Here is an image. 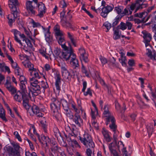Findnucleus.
Returning <instances> with one entry per match:
<instances>
[{
  "instance_id": "1",
  "label": "nucleus",
  "mask_w": 156,
  "mask_h": 156,
  "mask_svg": "<svg viewBox=\"0 0 156 156\" xmlns=\"http://www.w3.org/2000/svg\"><path fill=\"white\" fill-rule=\"evenodd\" d=\"M9 6L10 8L12 14L8 15L7 18L9 20V24L10 27H12V23L14 22V19L17 17L19 9L17 7L18 5L17 0H9Z\"/></svg>"
},
{
  "instance_id": "51",
  "label": "nucleus",
  "mask_w": 156,
  "mask_h": 156,
  "mask_svg": "<svg viewBox=\"0 0 156 156\" xmlns=\"http://www.w3.org/2000/svg\"><path fill=\"white\" fill-rule=\"evenodd\" d=\"M30 85H34L38 83V80L34 77H31L30 78Z\"/></svg>"
},
{
  "instance_id": "62",
  "label": "nucleus",
  "mask_w": 156,
  "mask_h": 156,
  "mask_svg": "<svg viewBox=\"0 0 156 156\" xmlns=\"http://www.w3.org/2000/svg\"><path fill=\"white\" fill-rule=\"evenodd\" d=\"M14 134L16 138H17L19 141H21V139L17 131H16L14 132Z\"/></svg>"
},
{
  "instance_id": "40",
  "label": "nucleus",
  "mask_w": 156,
  "mask_h": 156,
  "mask_svg": "<svg viewBox=\"0 0 156 156\" xmlns=\"http://www.w3.org/2000/svg\"><path fill=\"white\" fill-rule=\"evenodd\" d=\"M56 38L57 40L58 43L59 44L61 45L62 48V45H63L66 46L65 44V40L64 39V36H62L61 37H58Z\"/></svg>"
},
{
  "instance_id": "3",
  "label": "nucleus",
  "mask_w": 156,
  "mask_h": 156,
  "mask_svg": "<svg viewBox=\"0 0 156 156\" xmlns=\"http://www.w3.org/2000/svg\"><path fill=\"white\" fill-rule=\"evenodd\" d=\"M51 101L52 102L50 106L51 110L53 113V115L56 118H58L60 116L58 110L60 105V101L55 98H52L51 99Z\"/></svg>"
},
{
  "instance_id": "21",
  "label": "nucleus",
  "mask_w": 156,
  "mask_h": 156,
  "mask_svg": "<svg viewBox=\"0 0 156 156\" xmlns=\"http://www.w3.org/2000/svg\"><path fill=\"white\" fill-rule=\"evenodd\" d=\"M81 69L82 73H85L87 76L89 77L90 76V74L94 78L95 77V76L94 74H95V72L93 69H91V70L89 69V72H88L86 70L85 67L83 64H82Z\"/></svg>"
},
{
  "instance_id": "17",
  "label": "nucleus",
  "mask_w": 156,
  "mask_h": 156,
  "mask_svg": "<svg viewBox=\"0 0 156 156\" xmlns=\"http://www.w3.org/2000/svg\"><path fill=\"white\" fill-rule=\"evenodd\" d=\"M30 95H27L22 96L23 100V107L27 110H30V107L29 106L28 104V100L30 98Z\"/></svg>"
},
{
  "instance_id": "28",
  "label": "nucleus",
  "mask_w": 156,
  "mask_h": 156,
  "mask_svg": "<svg viewBox=\"0 0 156 156\" xmlns=\"http://www.w3.org/2000/svg\"><path fill=\"white\" fill-rule=\"evenodd\" d=\"M119 53L121 54V58H119V61L121 63L122 66H126V59L125 56V54L123 52L122 50H120Z\"/></svg>"
},
{
  "instance_id": "42",
  "label": "nucleus",
  "mask_w": 156,
  "mask_h": 156,
  "mask_svg": "<svg viewBox=\"0 0 156 156\" xmlns=\"http://www.w3.org/2000/svg\"><path fill=\"white\" fill-rule=\"evenodd\" d=\"M58 66L61 67L62 73L67 71V66L64 62L59 63Z\"/></svg>"
},
{
  "instance_id": "27",
  "label": "nucleus",
  "mask_w": 156,
  "mask_h": 156,
  "mask_svg": "<svg viewBox=\"0 0 156 156\" xmlns=\"http://www.w3.org/2000/svg\"><path fill=\"white\" fill-rule=\"evenodd\" d=\"M73 121L79 127H80L83 124V121L80 116L77 114H76L73 119Z\"/></svg>"
},
{
  "instance_id": "35",
  "label": "nucleus",
  "mask_w": 156,
  "mask_h": 156,
  "mask_svg": "<svg viewBox=\"0 0 156 156\" xmlns=\"http://www.w3.org/2000/svg\"><path fill=\"white\" fill-rule=\"evenodd\" d=\"M14 99L19 102H20L23 99L22 95V92L20 91H18L14 96Z\"/></svg>"
},
{
  "instance_id": "53",
  "label": "nucleus",
  "mask_w": 156,
  "mask_h": 156,
  "mask_svg": "<svg viewBox=\"0 0 156 156\" xmlns=\"http://www.w3.org/2000/svg\"><path fill=\"white\" fill-rule=\"evenodd\" d=\"M31 23L32 24V26L33 27H39L41 26L39 23L35 22L32 19L31 20Z\"/></svg>"
},
{
  "instance_id": "10",
  "label": "nucleus",
  "mask_w": 156,
  "mask_h": 156,
  "mask_svg": "<svg viewBox=\"0 0 156 156\" xmlns=\"http://www.w3.org/2000/svg\"><path fill=\"white\" fill-rule=\"evenodd\" d=\"M38 84L30 85L31 89H29V92H30V94H31L34 96H37L40 93V87Z\"/></svg>"
},
{
  "instance_id": "18",
  "label": "nucleus",
  "mask_w": 156,
  "mask_h": 156,
  "mask_svg": "<svg viewBox=\"0 0 156 156\" xmlns=\"http://www.w3.org/2000/svg\"><path fill=\"white\" fill-rule=\"evenodd\" d=\"M32 2L30 1H27L26 3V7L29 12L34 15L35 14V11L34 10L35 7L32 5Z\"/></svg>"
},
{
  "instance_id": "46",
  "label": "nucleus",
  "mask_w": 156,
  "mask_h": 156,
  "mask_svg": "<svg viewBox=\"0 0 156 156\" xmlns=\"http://www.w3.org/2000/svg\"><path fill=\"white\" fill-rule=\"evenodd\" d=\"M40 119L39 120L40 121L42 125V126L43 128H45L47 127V125L46 123V120L45 119L44 117H40Z\"/></svg>"
},
{
  "instance_id": "24",
  "label": "nucleus",
  "mask_w": 156,
  "mask_h": 156,
  "mask_svg": "<svg viewBox=\"0 0 156 156\" xmlns=\"http://www.w3.org/2000/svg\"><path fill=\"white\" fill-rule=\"evenodd\" d=\"M39 52L46 59H48L49 57L52 54V52L50 49L49 50L48 52V49H45L44 50L43 49H41L39 50Z\"/></svg>"
},
{
  "instance_id": "11",
  "label": "nucleus",
  "mask_w": 156,
  "mask_h": 156,
  "mask_svg": "<svg viewBox=\"0 0 156 156\" xmlns=\"http://www.w3.org/2000/svg\"><path fill=\"white\" fill-rule=\"evenodd\" d=\"M38 14L37 16L40 17H42L46 11V8L42 2H40L38 5Z\"/></svg>"
},
{
  "instance_id": "23",
  "label": "nucleus",
  "mask_w": 156,
  "mask_h": 156,
  "mask_svg": "<svg viewBox=\"0 0 156 156\" xmlns=\"http://www.w3.org/2000/svg\"><path fill=\"white\" fill-rule=\"evenodd\" d=\"M56 38L64 36L63 32L60 30V26L58 24L55 25L54 28Z\"/></svg>"
},
{
  "instance_id": "19",
  "label": "nucleus",
  "mask_w": 156,
  "mask_h": 156,
  "mask_svg": "<svg viewBox=\"0 0 156 156\" xmlns=\"http://www.w3.org/2000/svg\"><path fill=\"white\" fill-rule=\"evenodd\" d=\"M118 147L119 150L120 149L122 150L123 156H130V154L127 152L126 147H124V145L122 142H119Z\"/></svg>"
},
{
  "instance_id": "39",
  "label": "nucleus",
  "mask_w": 156,
  "mask_h": 156,
  "mask_svg": "<svg viewBox=\"0 0 156 156\" xmlns=\"http://www.w3.org/2000/svg\"><path fill=\"white\" fill-rule=\"evenodd\" d=\"M65 14V12L63 11L61 13V24L63 27H67L66 24H67V22L66 21L63 19Z\"/></svg>"
},
{
  "instance_id": "50",
  "label": "nucleus",
  "mask_w": 156,
  "mask_h": 156,
  "mask_svg": "<svg viewBox=\"0 0 156 156\" xmlns=\"http://www.w3.org/2000/svg\"><path fill=\"white\" fill-rule=\"evenodd\" d=\"M113 38L115 40L118 39L120 38V35L119 34L118 30H114Z\"/></svg>"
},
{
  "instance_id": "15",
  "label": "nucleus",
  "mask_w": 156,
  "mask_h": 156,
  "mask_svg": "<svg viewBox=\"0 0 156 156\" xmlns=\"http://www.w3.org/2000/svg\"><path fill=\"white\" fill-rule=\"evenodd\" d=\"M42 27L43 30L46 41L48 43L51 42L52 40V37L50 34L49 29L47 28H45L43 26H42Z\"/></svg>"
},
{
  "instance_id": "38",
  "label": "nucleus",
  "mask_w": 156,
  "mask_h": 156,
  "mask_svg": "<svg viewBox=\"0 0 156 156\" xmlns=\"http://www.w3.org/2000/svg\"><path fill=\"white\" fill-rule=\"evenodd\" d=\"M146 128L149 136H151L153 131L154 128L151 123H149L146 126Z\"/></svg>"
},
{
  "instance_id": "30",
  "label": "nucleus",
  "mask_w": 156,
  "mask_h": 156,
  "mask_svg": "<svg viewBox=\"0 0 156 156\" xmlns=\"http://www.w3.org/2000/svg\"><path fill=\"white\" fill-rule=\"evenodd\" d=\"M113 138L114 142H112L108 144V148L110 151L115 149L116 146V143L117 140L116 135H113Z\"/></svg>"
},
{
  "instance_id": "43",
  "label": "nucleus",
  "mask_w": 156,
  "mask_h": 156,
  "mask_svg": "<svg viewBox=\"0 0 156 156\" xmlns=\"http://www.w3.org/2000/svg\"><path fill=\"white\" fill-rule=\"evenodd\" d=\"M62 75L63 78L65 79H68L69 80L71 77L70 73L68 71L62 73Z\"/></svg>"
},
{
  "instance_id": "5",
  "label": "nucleus",
  "mask_w": 156,
  "mask_h": 156,
  "mask_svg": "<svg viewBox=\"0 0 156 156\" xmlns=\"http://www.w3.org/2000/svg\"><path fill=\"white\" fill-rule=\"evenodd\" d=\"M14 149L10 147H8L7 150L10 154L14 156H20L19 151L20 147L17 144L13 145Z\"/></svg>"
},
{
  "instance_id": "47",
  "label": "nucleus",
  "mask_w": 156,
  "mask_h": 156,
  "mask_svg": "<svg viewBox=\"0 0 156 156\" xmlns=\"http://www.w3.org/2000/svg\"><path fill=\"white\" fill-rule=\"evenodd\" d=\"M123 7L119 6L115 7L114 10L118 14L122 15V11L123 10Z\"/></svg>"
},
{
  "instance_id": "9",
  "label": "nucleus",
  "mask_w": 156,
  "mask_h": 156,
  "mask_svg": "<svg viewBox=\"0 0 156 156\" xmlns=\"http://www.w3.org/2000/svg\"><path fill=\"white\" fill-rule=\"evenodd\" d=\"M29 112L31 113L30 115L35 114L37 116L39 117H42L43 116V114L40 112L38 107L36 105H34L32 107H30Z\"/></svg>"
},
{
  "instance_id": "60",
  "label": "nucleus",
  "mask_w": 156,
  "mask_h": 156,
  "mask_svg": "<svg viewBox=\"0 0 156 156\" xmlns=\"http://www.w3.org/2000/svg\"><path fill=\"white\" fill-rule=\"evenodd\" d=\"M14 71L15 74L16 75H21V69L19 67L16 68V69H15Z\"/></svg>"
},
{
  "instance_id": "2",
  "label": "nucleus",
  "mask_w": 156,
  "mask_h": 156,
  "mask_svg": "<svg viewBox=\"0 0 156 156\" xmlns=\"http://www.w3.org/2000/svg\"><path fill=\"white\" fill-rule=\"evenodd\" d=\"M62 48L64 51L61 53L60 57L66 61H68L71 58L73 54H74L73 50L70 45L69 47H67L64 45H62Z\"/></svg>"
},
{
  "instance_id": "54",
  "label": "nucleus",
  "mask_w": 156,
  "mask_h": 156,
  "mask_svg": "<svg viewBox=\"0 0 156 156\" xmlns=\"http://www.w3.org/2000/svg\"><path fill=\"white\" fill-rule=\"evenodd\" d=\"M104 26L107 28V30L106 32L108 31V30L111 27V24L108 22H105L104 24Z\"/></svg>"
},
{
  "instance_id": "29",
  "label": "nucleus",
  "mask_w": 156,
  "mask_h": 156,
  "mask_svg": "<svg viewBox=\"0 0 156 156\" xmlns=\"http://www.w3.org/2000/svg\"><path fill=\"white\" fill-rule=\"evenodd\" d=\"M29 72L30 75L32 77L38 79L41 78V76L39 74V71L36 68H33Z\"/></svg>"
},
{
  "instance_id": "56",
  "label": "nucleus",
  "mask_w": 156,
  "mask_h": 156,
  "mask_svg": "<svg viewBox=\"0 0 156 156\" xmlns=\"http://www.w3.org/2000/svg\"><path fill=\"white\" fill-rule=\"evenodd\" d=\"M41 85L42 87L44 90L48 88V87L47 83L44 81H42L41 82Z\"/></svg>"
},
{
  "instance_id": "55",
  "label": "nucleus",
  "mask_w": 156,
  "mask_h": 156,
  "mask_svg": "<svg viewBox=\"0 0 156 156\" xmlns=\"http://www.w3.org/2000/svg\"><path fill=\"white\" fill-rule=\"evenodd\" d=\"M100 59L103 66L108 61L106 58L103 57L101 56Z\"/></svg>"
},
{
  "instance_id": "26",
  "label": "nucleus",
  "mask_w": 156,
  "mask_h": 156,
  "mask_svg": "<svg viewBox=\"0 0 156 156\" xmlns=\"http://www.w3.org/2000/svg\"><path fill=\"white\" fill-rule=\"evenodd\" d=\"M154 8V7L153 6L149 7L147 10V12H144L139 13H136L135 14V16L136 17H138L139 18H143L144 15L145 16H147L148 13L150 12Z\"/></svg>"
},
{
  "instance_id": "37",
  "label": "nucleus",
  "mask_w": 156,
  "mask_h": 156,
  "mask_svg": "<svg viewBox=\"0 0 156 156\" xmlns=\"http://www.w3.org/2000/svg\"><path fill=\"white\" fill-rule=\"evenodd\" d=\"M0 118L3 120H6V119L5 117V114L4 109H3L2 105L0 104Z\"/></svg>"
},
{
  "instance_id": "31",
  "label": "nucleus",
  "mask_w": 156,
  "mask_h": 156,
  "mask_svg": "<svg viewBox=\"0 0 156 156\" xmlns=\"http://www.w3.org/2000/svg\"><path fill=\"white\" fill-rule=\"evenodd\" d=\"M77 102L78 103V104L77 107H76V105L73 102H72L71 103L72 107L73 110L75 111L76 112V113L79 112V110H80L81 111H82V107L80 105V101L77 100Z\"/></svg>"
},
{
  "instance_id": "36",
  "label": "nucleus",
  "mask_w": 156,
  "mask_h": 156,
  "mask_svg": "<svg viewBox=\"0 0 156 156\" xmlns=\"http://www.w3.org/2000/svg\"><path fill=\"white\" fill-rule=\"evenodd\" d=\"M23 41H25L26 43L27 47H26L25 45L24 46L23 49L26 51H28L29 49L30 48L32 47V45L30 42V41L27 39H23Z\"/></svg>"
},
{
  "instance_id": "49",
  "label": "nucleus",
  "mask_w": 156,
  "mask_h": 156,
  "mask_svg": "<svg viewBox=\"0 0 156 156\" xmlns=\"http://www.w3.org/2000/svg\"><path fill=\"white\" fill-rule=\"evenodd\" d=\"M19 57L20 59L22 61V62H25L29 60L28 56L26 55H20Z\"/></svg>"
},
{
  "instance_id": "13",
  "label": "nucleus",
  "mask_w": 156,
  "mask_h": 156,
  "mask_svg": "<svg viewBox=\"0 0 156 156\" xmlns=\"http://www.w3.org/2000/svg\"><path fill=\"white\" fill-rule=\"evenodd\" d=\"M110 122H111V124L110 125L109 127L114 132V135H116L115 133L117 127L115 125V120L113 117H111V118H110L109 119L107 120L106 125H108Z\"/></svg>"
},
{
  "instance_id": "59",
  "label": "nucleus",
  "mask_w": 156,
  "mask_h": 156,
  "mask_svg": "<svg viewBox=\"0 0 156 156\" xmlns=\"http://www.w3.org/2000/svg\"><path fill=\"white\" fill-rule=\"evenodd\" d=\"M24 31L26 34L27 35V36L32 40H33V39L32 37L31 36V34H32L31 32L30 31H28L26 30L25 29H24Z\"/></svg>"
},
{
  "instance_id": "58",
  "label": "nucleus",
  "mask_w": 156,
  "mask_h": 156,
  "mask_svg": "<svg viewBox=\"0 0 156 156\" xmlns=\"http://www.w3.org/2000/svg\"><path fill=\"white\" fill-rule=\"evenodd\" d=\"M11 31L13 33L14 37H18V35H20V32L15 29H13L11 30Z\"/></svg>"
},
{
  "instance_id": "16",
  "label": "nucleus",
  "mask_w": 156,
  "mask_h": 156,
  "mask_svg": "<svg viewBox=\"0 0 156 156\" xmlns=\"http://www.w3.org/2000/svg\"><path fill=\"white\" fill-rule=\"evenodd\" d=\"M27 84V81H24V82L20 83V87L22 92V95L24 96L27 95H30V92L29 93L27 92L26 90V85Z\"/></svg>"
},
{
  "instance_id": "48",
  "label": "nucleus",
  "mask_w": 156,
  "mask_h": 156,
  "mask_svg": "<svg viewBox=\"0 0 156 156\" xmlns=\"http://www.w3.org/2000/svg\"><path fill=\"white\" fill-rule=\"evenodd\" d=\"M137 6H138V4L136 2L135 3L132 4L130 6V10L129 11V14H131L132 13V11L135 9L136 10Z\"/></svg>"
},
{
  "instance_id": "57",
  "label": "nucleus",
  "mask_w": 156,
  "mask_h": 156,
  "mask_svg": "<svg viewBox=\"0 0 156 156\" xmlns=\"http://www.w3.org/2000/svg\"><path fill=\"white\" fill-rule=\"evenodd\" d=\"M61 52L60 49L58 47H56L55 48L54 50V54L56 56H58L60 55V53Z\"/></svg>"
},
{
  "instance_id": "41",
  "label": "nucleus",
  "mask_w": 156,
  "mask_h": 156,
  "mask_svg": "<svg viewBox=\"0 0 156 156\" xmlns=\"http://www.w3.org/2000/svg\"><path fill=\"white\" fill-rule=\"evenodd\" d=\"M62 103L64 109L66 112H68L69 108L68 104L67 101L65 100H63L62 101Z\"/></svg>"
},
{
  "instance_id": "52",
  "label": "nucleus",
  "mask_w": 156,
  "mask_h": 156,
  "mask_svg": "<svg viewBox=\"0 0 156 156\" xmlns=\"http://www.w3.org/2000/svg\"><path fill=\"white\" fill-rule=\"evenodd\" d=\"M83 92L84 95L85 96H86L88 95H89L90 96H92V90L90 88H87L86 92L85 91Z\"/></svg>"
},
{
  "instance_id": "4",
  "label": "nucleus",
  "mask_w": 156,
  "mask_h": 156,
  "mask_svg": "<svg viewBox=\"0 0 156 156\" xmlns=\"http://www.w3.org/2000/svg\"><path fill=\"white\" fill-rule=\"evenodd\" d=\"M79 139L86 147L93 148L94 147V144L91 137L88 134L85 133L83 135V137H80Z\"/></svg>"
},
{
  "instance_id": "7",
  "label": "nucleus",
  "mask_w": 156,
  "mask_h": 156,
  "mask_svg": "<svg viewBox=\"0 0 156 156\" xmlns=\"http://www.w3.org/2000/svg\"><path fill=\"white\" fill-rule=\"evenodd\" d=\"M78 54L80 55V58L82 61H83L85 63L88 62L87 55L83 48L81 47L79 49Z\"/></svg>"
},
{
  "instance_id": "64",
  "label": "nucleus",
  "mask_w": 156,
  "mask_h": 156,
  "mask_svg": "<svg viewBox=\"0 0 156 156\" xmlns=\"http://www.w3.org/2000/svg\"><path fill=\"white\" fill-rule=\"evenodd\" d=\"M153 31L154 34V39L156 40V24H155L154 27H152Z\"/></svg>"
},
{
  "instance_id": "63",
  "label": "nucleus",
  "mask_w": 156,
  "mask_h": 156,
  "mask_svg": "<svg viewBox=\"0 0 156 156\" xmlns=\"http://www.w3.org/2000/svg\"><path fill=\"white\" fill-rule=\"evenodd\" d=\"M26 156H37L36 153L34 152H33L30 154L29 151H26L25 152Z\"/></svg>"
},
{
  "instance_id": "34",
  "label": "nucleus",
  "mask_w": 156,
  "mask_h": 156,
  "mask_svg": "<svg viewBox=\"0 0 156 156\" xmlns=\"http://www.w3.org/2000/svg\"><path fill=\"white\" fill-rule=\"evenodd\" d=\"M67 34V36L70 39L71 43L73 45H74V46L76 47V40L74 38V37L73 35L72 34L69 32H68Z\"/></svg>"
},
{
  "instance_id": "20",
  "label": "nucleus",
  "mask_w": 156,
  "mask_h": 156,
  "mask_svg": "<svg viewBox=\"0 0 156 156\" xmlns=\"http://www.w3.org/2000/svg\"><path fill=\"white\" fill-rule=\"evenodd\" d=\"M70 59V64L73 67L75 68L78 67L79 65L78 60L76 58L75 54H73Z\"/></svg>"
},
{
  "instance_id": "44",
  "label": "nucleus",
  "mask_w": 156,
  "mask_h": 156,
  "mask_svg": "<svg viewBox=\"0 0 156 156\" xmlns=\"http://www.w3.org/2000/svg\"><path fill=\"white\" fill-rule=\"evenodd\" d=\"M148 5L147 3H142L138 5V6L137 7V8L135 10L134 12H136L139 9H142L144 8H145L147 7Z\"/></svg>"
},
{
  "instance_id": "6",
  "label": "nucleus",
  "mask_w": 156,
  "mask_h": 156,
  "mask_svg": "<svg viewBox=\"0 0 156 156\" xmlns=\"http://www.w3.org/2000/svg\"><path fill=\"white\" fill-rule=\"evenodd\" d=\"M114 8V5L112 4L107 5L102 8L101 16L104 18L107 17L108 14L112 11Z\"/></svg>"
},
{
  "instance_id": "22",
  "label": "nucleus",
  "mask_w": 156,
  "mask_h": 156,
  "mask_svg": "<svg viewBox=\"0 0 156 156\" xmlns=\"http://www.w3.org/2000/svg\"><path fill=\"white\" fill-rule=\"evenodd\" d=\"M102 133L103 134L104 139L108 142H111L112 140V138L110 136L109 133L108 131L105 128H103L102 130Z\"/></svg>"
},
{
  "instance_id": "32",
  "label": "nucleus",
  "mask_w": 156,
  "mask_h": 156,
  "mask_svg": "<svg viewBox=\"0 0 156 156\" xmlns=\"http://www.w3.org/2000/svg\"><path fill=\"white\" fill-rule=\"evenodd\" d=\"M22 62L26 68L29 69V72L34 68V65L32 64L29 60L25 62Z\"/></svg>"
},
{
  "instance_id": "12",
  "label": "nucleus",
  "mask_w": 156,
  "mask_h": 156,
  "mask_svg": "<svg viewBox=\"0 0 156 156\" xmlns=\"http://www.w3.org/2000/svg\"><path fill=\"white\" fill-rule=\"evenodd\" d=\"M101 109L103 113V116L107 118V120L111 118V117H113L109 111V106L108 105H105Z\"/></svg>"
},
{
  "instance_id": "14",
  "label": "nucleus",
  "mask_w": 156,
  "mask_h": 156,
  "mask_svg": "<svg viewBox=\"0 0 156 156\" xmlns=\"http://www.w3.org/2000/svg\"><path fill=\"white\" fill-rule=\"evenodd\" d=\"M36 136L41 143L43 144H45L46 146L50 142V140L48 136H45L43 135H41V136H40L38 133H36Z\"/></svg>"
},
{
  "instance_id": "61",
  "label": "nucleus",
  "mask_w": 156,
  "mask_h": 156,
  "mask_svg": "<svg viewBox=\"0 0 156 156\" xmlns=\"http://www.w3.org/2000/svg\"><path fill=\"white\" fill-rule=\"evenodd\" d=\"M5 105L7 107V110L8 111V112L9 114L13 118L14 117V116L13 114H12V111L11 109L10 108L9 106L7 104H5Z\"/></svg>"
},
{
  "instance_id": "45",
  "label": "nucleus",
  "mask_w": 156,
  "mask_h": 156,
  "mask_svg": "<svg viewBox=\"0 0 156 156\" xmlns=\"http://www.w3.org/2000/svg\"><path fill=\"white\" fill-rule=\"evenodd\" d=\"M117 27L119 29L124 30L127 28L126 23H125L123 22H121Z\"/></svg>"
},
{
  "instance_id": "25",
  "label": "nucleus",
  "mask_w": 156,
  "mask_h": 156,
  "mask_svg": "<svg viewBox=\"0 0 156 156\" xmlns=\"http://www.w3.org/2000/svg\"><path fill=\"white\" fill-rule=\"evenodd\" d=\"M5 87L12 94H13L16 92V89L11 85L10 82L7 80L5 84Z\"/></svg>"
},
{
  "instance_id": "8",
  "label": "nucleus",
  "mask_w": 156,
  "mask_h": 156,
  "mask_svg": "<svg viewBox=\"0 0 156 156\" xmlns=\"http://www.w3.org/2000/svg\"><path fill=\"white\" fill-rule=\"evenodd\" d=\"M142 33L143 34L144 42L145 44L146 47L150 46L149 42L152 39L151 35L150 33L146 31H142Z\"/></svg>"
},
{
  "instance_id": "33",
  "label": "nucleus",
  "mask_w": 156,
  "mask_h": 156,
  "mask_svg": "<svg viewBox=\"0 0 156 156\" xmlns=\"http://www.w3.org/2000/svg\"><path fill=\"white\" fill-rule=\"evenodd\" d=\"M91 103L92 105L94 108V111L91 109V115L92 118L94 119L95 118V115L98 113V110L95 104L93 101H91Z\"/></svg>"
}]
</instances>
